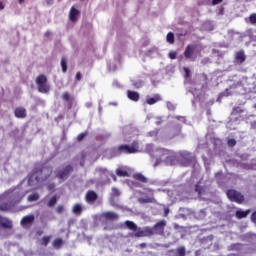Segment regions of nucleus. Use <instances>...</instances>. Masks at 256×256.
Wrapping results in <instances>:
<instances>
[{
  "mask_svg": "<svg viewBox=\"0 0 256 256\" xmlns=\"http://www.w3.org/2000/svg\"><path fill=\"white\" fill-rule=\"evenodd\" d=\"M250 23L255 24L256 23V14H252L249 17Z\"/></svg>",
  "mask_w": 256,
  "mask_h": 256,
  "instance_id": "43",
  "label": "nucleus"
},
{
  "mask_svg": "<svg viewBox=\"0 0 256 256\" xmlns=\"http://www.w3.org/2000/svg\"><path fill=\"white\" fill-rule=\"evenodd\" d=\"M195 191L198 193V195H203V187L199 184H196Z\"/></svg>",
  "mask_w": 256,
  "mask_h": 256,
  "instance_id": "35",
  "label": "nucleus"
},
{
  "mask_svg": "<svg viewBox=\"0 0 256 256\" xmlns=\"http://www.w3.org/2000/svg\"><path fill=\"white\" fill-rule=\"evenodd\" d=\"M81 79H82L81 72H77V73H76V80H77V81H81Z\"/></svg>",
  "mask_w": 256,
  "mask_h": 256,
  "instance_id": "49",
  "label": "nucleus"
},
{
  "mask_svg": "<svg viewBox=\"0 0 256 256\" xmlns=\"http://www.w3.org/2000/svg\"><path fill=\"white\" fill-rule=\"evenodd\" d=\"M129 99L130 101H134L135 103H137V101H139L140 99V95L138 94V92L129 91Z\"/></svg>",
  "mask_w": 256,
  "mask_h": 256,
  "instance_id": "24",
  "label": "nucleus"
},
{
  "mask_svg": "<svg viewBox=\"0 0 256 256\" xmlns=\"http://www.w3.org/2000/svg\"><path fill=\"white\" fill-rule=\"evenodd\" d=\"M116 175L118 177H129V172H127V170H123L121 168L116 170Z\"/></svg>",
  "mask_w": 256,
  "mask_h": 256,
  "instance_id": "27",
  "label": "nucleus"
},
{
  "mask_svg": "<svg viewBox=\"0 0 256 256\" xmlns=\"http://www.w3.org/2000/svg\"><path fill=\"white\" fill-rule=\"evenodd\" d=\"M184 72H185L186 79L191 76V70H189V68L184 67Z\"/></svg>",
  "mask_w": 256,
  "mask_h": 256,
  "instance_id": "40",
  "label": "nucleus"
},
{
  "mask_svg": "<svg viewBox=\"0 0 256 256\" xmlns=\"http://www.w3.org/2000/svg\"><path fill=\"white\" fill-rule=\"evenodd\" d=\"M0 225H2V227H4V229H13V222H11V220H9L7 218H2L0 220Z\"/></svg>",
  "mask_w": 256,
  "mask_h": 256,
  "instance_id": "18",
  "label": "nucleus"
},
{
  "mask_svg": "<svg viewBox=\"0 0 256 256\" xmlns=\"http://www.w3.org/2000/svg\"><path fill=\"white\" fill-rule=\"evenodd\" d=\"M55 205H57V196H53L48 202V207H55Z\"/></svg>",
  "mask_w": 256,
  "mask_h": 256,
  "instance_id": "32",
  "label": "nucleus"
},
{
  "mask_svg": "<svg viewBox=\"0 0 256 256\" xmlns=\"http://www.w3.org/2000/svg\"><path fill=\"white\" fill-rule=\"evenodd\" d=\"M169 57L170 59H177V52H170Z\"/></svg>",
  "mask_w": 256,
  "mask_h": 256,
  "instance_id": "45",
  "label": "nucleus"
},
{
  "mask_svg": "<svg viewBox=\"0 0 256 256\" xmlns=\"http://www.w3.org/2000/svg\"><path fill=\"white\" fill-rule=\"evenodd\" d=\"M81 15V11H79L75 6H72L69 12V19L72 21V23L77 22V19H79V16Z\"/></svg>",
  "mask_w": 256,
  "mask_h": 256,
  "instance_id": "11",
  "label": "nucleus"
},
{
  "mask_svg": "<svg viewBox=\"0 0 256 256\" xmlns=\"http://www.w3.org/2000/svg\"><path fill=\"white\" fill-rule=\"evenodd\" d=\"M127 95H129V91H127Z\"/></svg>",
  "mask_w": 256,
  "mask_h": 256,
  "instance_id": "63",
  "label": "nucleus"
},
{
  "mask_svg": "<svg viewBox=\"0 0 256 256\" xmlns=\"http://www.w3.org/2000/svg\"><path fill=\"white\" fill-rule=\"evenodd\" d=\"M125 225L127 228H129V220L125 221Z\"/></svg>",
  "mask_w": 256,
  "mask_h": 256,
  "instance_id": "56",
  "label": "nucleus"
},
{
  "mask_svg": "<svg viewBox=\"0 0 256 256\" xmlns=\"http://www.w3.org/2000/svg\"><path fill=\"white\" fill-rule=\"evenodd\" d=\"M129 153H139V142L134 141L129 146Z\"/></svg>",
  "mask_w": 256,
  "mask_h": 256,
  "instance_id": "22",
  "label": "nucleus"
},
{
  "mask_svg": "<svg viewBox=\"0 0 256 256\" xmlns=\"http://www.w3.org/2000/svg\"><path fill=\"white\" fill-rule=\"evenodd\" d=\"M11 209V203L3 202L0 204V211H9Z\"/></svg>",
  "mask_w": 256,
  "mask_h": 256,
  "instance_id": "29",
  "label": "nucleus"
},
{
  "mask_svg": "<svg viewBox=\"0 0 256 256\" xmlns=\"http://www.w3.org/2000/svg\"><path fill=\"white\" fill-rule=\"evenodd\" d=\"M121 195V192L117 188H112V197H119Z\"/></svg>",
  "mask_w": 256,
  "mask_h": 256,
  "instance_id": "37",
  "label": "nucleus"
},
{
  "mask_svg": "<svg viewBox=\"0 0 256 256\" xmlns=\"http://www.w3.org/2000/svg\"><path fill=\"white\" fill-rule=\"evenodd\" d=\"M98 171H100V173H105V172H107V169L98 168Z\"/></svg>",
  "mask_w": 256,
  "mask_h": 256,
  "instance_id": "53",
  "label": "nucleus"
},
{
  "mask_svg": "<svg viewBox=\"0 0 256 256\" xmlns=\"http://www.w3.org/2000/svg\"><path fill=\"white\" fill-rule=\"evenodd\" d=\"M159 101H163V98L159 94H155L153 97L148 98L146 100L147 105H155V103H159Z\"/></svg>",
  "mask_w": 256,
  "mask_h": 256,
  "instance_id": "17",
  "label": "nucleus"
},
{
  "mask_svg": "<svg viewBox=\"0 0 256 256\" xmlns=\"http://www.w3.org/2000/svg\"><path fill=\"white\" fill-rule=\"evenodd\" d=\"M138 203L145 204V203H155V198L152 196H145L138 198Z\"/></svg>",
  "mask_w": 256,
  "mask_h": 256,
  "instance_id": "21",
  "label": "nucleus"
},
{
  "mask_svg": "<svg viewBox=\"0 0 256 256\" xmlns=\"http://www.w3.org/2000/svg\"><path fill=\"white\" fill-rule=\"evenodd\" d=\"M28 201H30V202L39 201V195L37 193L29 195L28 196Z\"/></svg>",
  "mask_w": 256,
  "mask_h": 256,
  "instance_id": "33",
  "label": "nucleus"
},
{
  "mask_svg": "<svg viewBox=\"0 0 256 256\" xmlns=\"http://www.w3.org/2000/svg\"><path fill=\"white\" fill-rule=\"evenodd\" d=\"M101 219H103V221H117L119 214L113 211L104 212L101 214Z\"/></svg>",
  "mask_w": 256,
  "mask_h": 256,
  "instance_id": "9",
  "label": "nucleus"
},
{
  "mask_svg": "<svg viewBox=\"0 0 256 256\" xmlns=\"http://www.w3.org/2000/svg\"><path fill=\"white\" fill-rule=\"evenodd\" d=\"M85 137H87V132L80 133L77 136V141H83V139H85Z\"/></svg>",
  "mask_w": 256,
  "mask_h": 256,
  "instance_id": "38",
  "label": "nucleus"
},
{
  "mask_svg": "<svg viewBox=\"0 0 256 256\" xmlns=\"http://www.w3.org/2000/svg\"><path fill=\"white\" fill-rule=\"evenodd\" d=\"M227 145L229 147H235L237 145V140L236 139H229L227 142Z\"/></svg>",
  "mask_w": 256,
  "mask_h": 256,
  "instance_id": "36",
  "label": "nucleus"
},
{
  "mask_svg": "<svg viewBox=\"0 0 256 256\" xmlns=\"http://www.w3.org/2000/svg\"><path fill=\"white\" fill-rule=\"evenodd\" d=\"M34 222H35V216L27 215L22 218L21 225L22 227H31Z\"/></svg>",
  "mask_w": 256,
  "mask_h": 256,
  "instance_id": "10",
  "label": "nucleus"
},
{
  "mask_svg": "<svg viewBox=\"0 0 256 256\" xmlns=\"http://www.w3.org/2000/svg\"><path fill=\"white\" fill-rule=\"evenodd\" d=\"M50 242H51V236H44L41 239L40 245H42L43 247H47V245H49Z\"/></svg>",
  "mask_w": 256,
  "mask_h": 256,
  "instance_id": "28",
  "label": "nucleus"
},
{
  "mask_svg": "<svg viewBox=\"0 0 256 256\" xmlns=\"http://www.w3.org/2000/svg\"><path fill=\"white\" fill-rule=\"evenodd\" d=\"M38 235H43V232H38Z\"/></svg>",
  "mask_w": 256,
  "mask_h": 256,
  "instance_id": "62",
  "label": "nucleus"
},
{
  "mask_svg": "<svg viewBox=\"0 0 256 256\" xmlns=\"http://www.w3.org/2000/svg\"><path fill=\"white\" fill-rule=\"evenodd\" d=\"M132 179V185H134V187H143V185L149 183V178H146L141 172L134 173Z\"/></svg>",
  "mask_w": 256,
  "mask_h": 256,
  "instance_id": "7",
  "label": "nucleus"
},
{
  "mask_svg": "<svg viewBox=\"0 0 256 256\" xmlns=\"http://www.w3.org/2000/svg\"><path fill=\"white\" fill-rule=\"evenodd\" d=\"M226 195L230 201H233L234 203H238V205H241V203L245 201V196H243L241 192L233 189L227 190Z\"/></svg>",
  "mask_w": 256,
  "mask_h": 256,
  "instance_id": "6",
  "label": "nucleus"
},
{
  "mask_svg": "<svg viewBox=\"0 0 256 256\" xmlns=\"http://www.w3.org/2000/svg\"><path fill=\"white\" fill-rule=\"evenodd\" d=\"M116 155H121V153H129V145H120L117 149H114Z\"/></svg>",
  "mask_w": 256,
  "mask_h": 256,
  "instance_id": "20",
  "label": "nucleus"
},
{
  "mask_svg": "<svg viewBox=\"0 0 256 256\" xmlns=\"http://www.w3.org/2000/svg\"><path fill=\"white\" fill-rule=\"evenodd\" d=\"M157 135H159V130H153L149 132L150 137H157Z\"/></svg>",
  "mask_w": 256,
  "mask_h": 256,
  "instance_id": "42",
  "label": "nucleus"
},
{
  "mask_svg": "<svg viewBox=\"0 0 256 256\" xmlns=\"http://www.w3.org/2000/svg\"><path fill=\"white\" fill-rule=\"evenodd\" d=\"M53 0H47V3L49 4V3H51Z\"/></svg>",
  "mask_w": 256,
  "mask_h": 256,
  "instance_id": "61",
  "label": "nucleus"
},
{
  "mask_svg": "<svg viewBox=\"0 0 256 256\" xmlns=\"http://www.w3.org/2000/svg\"><path fill=\"white\" fill-rule=\"evenodd\" d=\"M172 133V137H177V135L181 134V125H177L175 127L172 128L171 130Z\"/></svg>",
  "mask_w": 256,
  "mask_h": 256,
  "instance_id": "26",
  "label": "nucleus"
},
{
  "mask_svg": "<svg viewBox=\"0 0 256 256\" xmlns=\"http://www.w3.org/2000/svg\"><path fill=\"white\" fill-rule=\"evenodd\" d=\"M21 199H23V196H21V197L16 201V203H19V201H21Z\"/></svg>",
  "mask_w": 256,
  "mask_h": 256,
  "instance_id": "58",
  "label": "nucleus"
},
{
  "mask_svg": "<svg viewBox=\"0 0 256 256\" xmlns=\"http://www.w3.org/2000/svg\"><path fill=\"white\" fill-rule=\"evenodd\" d=\"M73 172V165L63 164L55 170V178L59 180L60 183L67 181L69 175Z\"/></svg>",
  "mask_w": 256,
  "mask_h": 256,
  "instance_id": "4",
  "label": "nucleus"
},
{
  "mask_svg": "<svg viewBox=\"0 0 256 256\" xmlns=\"http://www.w3.org/2000/svg\"><path fill=\"white\" fill-rule=\"evenodd\" d=\"M155 157H157L154 167L166 163V165H174L175 163V152L166 148H156L154 151Z\"/></svg>",
  "mask_w": 256,
  "mask_h": 256,
  "instance_id": "3",
  "label": "nucleus"
},
{
  "mask_svg": "<svg viewBox=\"0 0 256 256\" xmlns=\"http://www.w3.org/2000/svg\"><path fill=\"white\" fill-rule=\"evenodd\" d=\"M72 213H74V215H81L83 213V206H81V204H75Z\"/></svg>",
  "mask_w": 256,
  "mask_h": 256,
  "instance_id": "23",
  "label": "nucleus"
},
{
  "mask_svg": "<svg viewBox=\"0 0 256 256\" xmlns=\"http://www.w3.org/2000/svg\"><path fill=\"white\" fill-rule=\"evenodd\" d=\"M233 115H237V113H243V110H241L240 107L233 108L232 111Z\"/></svg>",
  "mask_w": 256,
  "mask_h": 256,
  "instance_id": "41",
  "label": "nucleus"
},
{
  "mask_svg": "<svg viewBox=\"0 0 256 256\" xmlns=\"http://www.w3.org/2000/svg\"><path fill=\"white\" fill-rule=\"evenodd\" d=\"M219 3H223V0H212V5H219Z\"/></svg>",
  "mask_w": 256,
  "mask_h": 256,
  "instance_id": "50",
  "label": "nucleus"
},
{
  "mask_svg": "<svg viewBox=\"0 0 256 256\" xmlns=\"http://www.w3.org/2000/svg\"><path fill=\"white\" fill-rule=\"evenodd\" d=\"M63 209H64V207L62 205H59V206L56 207V212L57 213H63Z\"/></svg>",
  "mask_w": 256,
  "mask_h": 256,
  "instance_id": "46",
  "label": "nucleus"
},
{
  "mask_svg": "<svg viewBox=\"0 0 256 256\" xmlns=\"http://www.w3.org/2000/svg\"><path fill=\"white\" fill-rule=\"evenodd\" d=\"M167 221L161 220L157 222L153 227L139 228L134 222H129V229L132 231L131 237H151L152 235H163L165 233V227Z\"/></svg>",
  "mask_w": 256,
  "mask_h": 256,
  "instance_id": "1",
  "label": "nucleus"
},
{
  "mask_svg": "<svg viewBox=\"0 0 256 256\" xmlns=\"http://www.w3.org/2000/svg\"><path fill=\"white\" fill-rule=\"evenodd\" d=\"M180 156H182L184 159H191V153L187 151L180 152Z\"/></svg>",
  "mask_w": 256,
  "mask_h": 256,
  "instance_id": "34",
  "label": "nucleus"
},
{
  "mask_svg": "<svg viewBox=\"0 0 256 256\" xmlns=\"http://www.w3.org/2000/svg\"><path fill=\"white\" fill-rule=\"evenodd\" d=\"M48 191H53L55 189V183H50L47 185Z\"/></svg>",
  "mask_w": 256,
  "mask_h": 256,
  "instance_id": "44",
  "label": "nucleus"
},
{
  "mask_svg": "<svg viewBox=\"0 0 256 256\" xmlns=\"http://www.w3.org/2000/svg\"><path fill=\"white\" fill-rule=\"evenodd\" d=\"M169 253H172V256H187V249L185 246H180L176 249L169 250Z\"/></svg>",
  "mask_w": 256,
  "mask_h": 256,
  "instance_id": "12",
  "label": "nucleus"
},
{
  "mask_svg": "<svg viewBox=\"0 0 256 256\" xmlns=\"http://www.w3.org/2000/svg\"><path fill=\"white\" fill-rule=\"evenodd\" d=\"M14 115L16 119H25V117H27V109L23 107H17L14 110Z\"/></svg>",
  "mask_w": 256,
  "mask_h": 256,
  "instance_id": "14",
  "label": "nucleus"
},
{
  "mask_svg": "<svg viewBox=\"0 0 256 256\" xmlns=\"http://www.w3.org/2000/svg\"><path fill=\"white\" fill-rule=\"evenodd\" d=\"M241 247H243V244L237 243L232 246V249H234V251H239L241 250Z\"/></svg>",
  "mask_w": 256,
  "mask_h": 256,
  "instance_id": "39",
  "label": "nucleus"
},
{
  "mask_svg": "<svg viewBox=\"0 0 256 256\" xmlns=\"http://www.w3.org/2000/svg\"><path fill=\"white\" fill-rule=\"evenodd\" d=\"M85 199L88 203H95V201L99 199V196L97 195V192L93 190H88Z\"/></svg>",
  "mask_w": 256,
  "mask_h": 256,
  "instance_id": "13",
  "label": "nucleus"
},
{
  "mask_svg": "<svg viewBox=\"0 0 256 256\" xmlns=\"http://www.w3.org/2000/svg\"><path fill=\"white\" fill-rule=\"evenodd\" d=\"M54 249H61L63 247V239L56 238L52 243Z\"/></svg>",
  "mask_w": 256,
  "mask_h": 256,
  "instance_id": "25",
  "label": "nucleus"
},
{
  "mask_svg": "<svg viewBox=\"0 0 256 256\" xmlns=\"http://www.w3.org/2000/svg\"><path fill=\"white\" fill-rule=\"evenodd\" d=\"M5 9V4H3L2 1H0V11H3Z\"/></svg>",
  "mask_w": 256,
  "mask_h": 256,
  "instance_id": "51",
  "label": "nucleus"
},
{
  "mask_svg": "<svg viewBox=\"0 0 256 256\" xmlns=\"http://www.w3.org/2000/svg\"><path fill=\"white\" fill-rule=\"evenodd\" d=\"M23 1H25V0H18V3H20V4H21V3H23Z\"/></svg>",
  "mask_w": 256,
  "mask_h": 256,
  "instance_id": "59",
  "label": "nucleus"
},
{
  "mask_svg": "<svg viewBox=\"0 0 256 256\" xmlns=\"http://www.w3.org/2000/svg\"><path fill=\"white\" fill-rule=\"evenodd\" d=\"M35 83L38 87L39 93H49L51 91V87L47 83V76L44 74H40L36 77Z\"/></svg>",
  "mask_w": 256,
  "mask_h": 256,
  "instance_id": "5",
  "label": "nucleus"
},
{
  "mask_svg": "<svg viewBox=\"0 0 256 256\" xmlns=\"http://www.w3.org/2000/svg\"><path fill=\"white\" fill-rule=\"evenodd\" d=\"M251 221H252V223H255V225H256V211L252 213Z\"/></svg>",
  "mask_w": 256,
  "mask_h": 256,
  "instance_id": "47",
  "label": "nucleus"
},
{
  "mask_svg": "<svg viewBox=\"0 0 256 256\" xmlns=\"http://www.w3.org/2000/svg\"><path fill=\"white\" fill-rule=\"evenodd\" d=\"M57 119L61 120V119H65V116L63 114H59Z\"/></svg>",
  "mask_w": 256,
  "mask_h": 256,
  "instance_id": "52",
  "label": "nucleus"
},
{
  "mask_svg": "<svg viewBox=\"0 0 256 256\" xmlns=\"http://www.w3.org/2000/svg\"><path fill=\"white\" fill-rule=\"evenodd\" d=\"M51 175H53V167L45 164L37 165L33 169L28 179V183H31L34 179L37 181V183L47 181Z\"/></svg>",
  "mask_w": 256,
  "mask_h": 256,
  "instance_id": "2",
  "label": "nucleus"
},
{
  "mask_svg": "<svg viewBox=\"0 0 256 256\" xmlns=\"http://www.w3.org/2000/svg\"><path fill=\"white\" fill-rule=\"evenodd\" d=\"M140 247H147V244L146 243H142V244H140Z\"/></svg>",
  "mask_w": 256,
  "mask_h": 256,
  "instance_id": "57",
  "label": "nucleus"
},
{
  "mask_svg": "<svg viewBox=\"0 0 256 256\" xmlns=\"http://www.w3.org/2000/svg\"><path fill=\"white\" fill-rule=\"evenodd\" d=\"M62 99L63 101H65V103H68V109H72L73 108V96H71V94L69 92H64L62 94Z\"/></svg>",
  "mask_w": 256,
  "mask_h": 256,
  "instance_id": "16",
  "label": "nucleus"
},
{
  "mask_svg": "<svg viewBox=\"0 0 256 256\" xmlns=\"http://www.w3.org/2000/svg\"><path fill=\"white\" fill-rule=\"evenodd\" d=\"M165 213H166V215H167V214L169 213V209H166V210H165Z\"/></svg>",
  "mask_w": 256,
  "mask_h": 256,
  "instance_id": "60",
  "label": "nucleus"
},
{
  "mask_svg": "<svg viewBox=\"0 0 256 256\" xmlns=\"http://www.w3.org/2000/svg\"><path fill=\"white\" fill-rule=\"evenodd\" d=\"M61 67L64 73H67V59L61 58Z\"/></svg>",
  "mask_w": 256,
  "mask_h": 256,
  "instance_id": "31",
  "label": "nucleus"
},
{
  "mask_svg": "<svg viewBox=\"0 0 256 256\" xmlns=\"http://www.w3.org/2000/svg\"><path fill=\"white\" fill-rule=\"evenodd\" d=\"M49 35H51V32L47 31V32L45 33V37H49Z\"/></svg>",
  "mask_w": 256,
  "mask_h": 256,
  "instance_id": "55",
  "label": "nucleus"
},
{
  "mask_svg": "<svg viewBox=\"0 0 256 256\" xmlns=\"http://www.w3.org/2000/svg\"><path fill=\"white\" fill-rule=\"evenodd\" d=\"M175 119H177V121H182L183 123H185V117L183 116H176Z\"/></svg>",
  "mask_w": 256,
  "mask_h": 256,
  "instance_id": "48",
  "label": "nucleus"
},
{
  "mask_svg": "<svg viewBox=\"0 0 256 256\" xmlns=\"http://www.w3.org/2000/svg\"><path fill=\"white\" fill-rule=\"evenodd\" d=\"M167 42L170 43L171 45H173V43H175V34H173V32H169L167 34Z\"/></svg>",
  "mask_w": 256,
  "mask_h": 256,
  "instance_id": "30",
  "label": "nucleus"
},
{
  "mask_svg": "<svg viewBox=\"0 0 256 256\" xmlns=\"http://www.w3.org/2000/svg\"><path fill=\"white\" fill-rule=\"evenodd\" d=\"M197 49V45L189 44L186 46L184 50L185 59H189L190 61H195V51Z\"/></svg>",
  "mask_w": 256,
  "mask_h": 256,
  "instance_id": "8",
  "label": "nucleus"
},
{
  "mask_svg": "<svg viewBox=\"0 0 256 256\" xmlns=\"http://www.w3.org/2000/svg\"><path fill=\"white\" fill-rule=\"evenodd\" d=\"M249 213H251V209H248L246 211L237 210L235 215L237 219H245L249 215Z\"/></svg>",
  "mask_w": 256,
  "mask_h": 256,
  "instance_id": "19",
  "label": "nucleus"
},
{
  "mask_svg": "<svg viewBox=\"0 0 256 256\" xmlns=\"http://www.w3.org/2000/svg\"><path fill=\"white\" fill-rule=\"evenodd\" d=\"M92 105H93V104H92L91 102L86 103V107H88V108H89V107H92Z\"/></svg>",
  "mask_w": 256,
  "mask_h": 256,
  "instance_id": "54",
  "label": "nucleus"
},
{
  "mask_svg": "<svg viewBox=\"0 0 256 256\" xmlns=\"http://www.w3.org/2000/svg\"><path fill=\"white\" fill-rule=\"evenodd\" d=\"M247 59V56H245L244 50H239L235 54V61L236 63H239V65H242V63H245V60Z\"/></svg>",
  "mask_w": 256,
  "mask_h": 256,
  "instance_id": "15",
  "label": "nucleus"
}]
</instances>
